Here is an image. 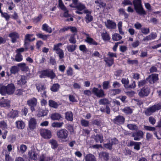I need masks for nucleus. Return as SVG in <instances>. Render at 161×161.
<instances>
[{"label": "nucleus", "mask_w": 161, "mask_h": 161, "mask_svg": "<svg viewBox=\"0 0 161 161\" xmlns=\"http://www.w3.org/2000/svg\"><path fill=\"white\" fill-rule=\"evenodd\" d=\"M15 87L13 84H9L6 86H2L0 88V93L2 95L6 94H12L14 92Z\"/></svg>", "instance_id": "f257e3e1"}, {"label": "nucleus", "mask_w": 161, "mask_h": 161, "mask_svg": "<svg viewBox=\"0 0 161 161\" xmlns=\"http://www.w3.org/2000/svg\"><path fill=\"white\" fill-rule=\"evenodd\" d=\"M57 135L58 138L63 142H65L68 137L69 132L65 129H61L57 131Z\"/></svg>", "instance_id": "f03ea898"}, {"label": "nucleus", "mask_w": 161, "mask_h": 161, "mask_svg": "<svg viewBox=\"0 0 161 161\" xmlns=\"http://www.w3.org/2000/svg\"><path fill=\"white\" fill-rule=\"evenodd\" d=\"M133 3L135 9L137 13L140 14L145 13L141 4V0H134L133 1Z\"/></svg>", "instance_id": "7ed1b4c3"}, {"label": "nucleus", "mask_w": 161, "mask_h": 161, "mask_svg": "<svg viewBox=\"0 0 161 161\" xmlns=\"http://www.w3.org/2000/svg\"><path fill=\"white\" fill-rule=\"evenodd\" d=\"M161 109V105L158 104L154 105L147 108L145 111V114L148 116L150 115L157 110Z\"/></svg>", "instance_id": "20e7f679"}, {"label": "nucleus", "mask_w": 161, "mask_h": 161, "mask_svg": "<svg viewBox=\"0 0 161 161\" xmlns=\"http://www.w3.org/2000/svg\"><path fill=\"white\" fill-rule=\"evenodd\" d=\"M63 44L61 43H58L55 44L53 46V50L58 55L60 59L63 58L64 57V53L63 51L61 49Z\"/></svg>", "instance_id": "39448f33"}, {"label": "nucleus", "mask_w": 161, "mask_h": 161, "mask_svg": "<svg viewBox=\"0 0 161 161\" xmlns=\"http://www.w3.org/2000/svg\"><path fill=\"white\" fill-rule=\"evenodd\" d=\"M150 92V89L148 87H144L142 88L138 93L139 96L141 97L147 96Z\"/></svg>", "instance_id": "423d86ee"}, {"label": "nucleus", "mask_w": 161, "mask_h": 161, "mask_svg": "<svg viewBox=\"0 0 161 161\" xmlns=\"http://www.w3.org/2000/svg\"><path fill=\"white\" fill-rule=\"evenodd\" d=\"M92 92L97 97L99 98L103 97L105 95L104 91L102 89H98V88L94 87L92 88Z\"/></svg>", "instance_id": "0eeeda50"}, {"label": "nucleus", "mask_w": 161, "mask_h": 161, "mask_svg": "<svg viewBox=\"0 0 161 161\" xmlns=\"http://www.w3.org/2000/svg\"><path fill=\"white\" fill-rule=\"evenodd\" d=\"M86 7L84 4L80 3L75 6L76 10L75 13L79 14H82L84 13Z\"/></svg>", "instance_id": "6e6552de"}, {"label": "nucleus", "mask_w": 161, "mask_h": 161, "mask_svg": "<svg viewBox=\"0 0 161 161\" xmlns=\"http://www.w3.org/2000/svg\"><path fill=\"white\" fill-rule=\"evenodd\" d=\"M29 158L34 160H37L39 157L38 152L36 149H32L28 152Z\"/></svg>", "instance_id": "1a4fd4ad"}, {"label": "nucleus", "mask_w": 161, "mask_h": 161, "mask_svg": "<svg viewBox=\"0 0 161 161\" xmlns=\"http://www.w3.org/2000/svg\"><path fill=\"white\" fill-rule=\"evenodd\" d=\"M82 34L85 36L86 39L85 40V41L87 43L95 45H97L98 44V43L97 42L90 37L88 33L83 32L82 33Z\"/></svg>", "instance_id": "9d476101"}, {"label": "nucleus", "mask_w": 161, "mask_h": 161, "mask_svg": "<svg viewBox=\"0 0 161 161\" xmlns=\"http://www.w3.org/2000/svg\"><path fill=\"white\" fill-rule=\"evenodd\" d=\"M40 133L41 136L45 139H49L51 137V132L49 130L45 129L41 130Z\"/></svg>", "instance_id": "9b49d317"}, {"label": "nucleus", "mask_w": 161, "mask_h": 161, "mask_svg": "<svg viewBox=\"0 0 161 161\" xmlns=\"http://www.w3.org/2000/svg\"><path fill=\"white\" fill-rule=\"evenodd\" d=\"M8 36L10 38L12 43H14L16 42L17 39L19 38V35L16 32H12L9 34Z\"/></svg>", "instance_id": "f8f14e48"}, {"label": "nucleus", "mask_w": 161, "mask_h": 161, "mask_svg": "<svg viewBox=\"0 0 161 161\" xmlns=\"http://www.w3.org/2000/svg\"><path fill=\"white\" fill-rule=\"evenodd\" d=\"M91 11L89 10L88 9L85 10L84 11L86 15L85 17V21L87 23L92 21L93 20V16L91 15Z\"/></svg>", "instance_id": "ddd939ff"}, {"label": "nucleus", "mask_w": 161, "mask_h": 161, "mask_svg": "<svg viewBox=\"0 0 161 161\" xmlns=\"http://www.w3.org/2000/svg\"><path fill=\"white\" fill-rule=\"evenodd\" d=\"M36 103L37 100L34 97L28 100L27 101V104L31 107L32 111H33L35 110L34 107L36 105Z\"/></svg>", "instance_id": "4468645a"}, {"label": "nucleus", "mask_w": 161, "mask_h": 161, "mask_svg": "<svg viewBox=\"0 0 161 161\" xmlns=\"http://www.w3.org/2000/svg\"><path fill=\"white\" fill-rule=\"evenodd\" d=\"M105 23L106 27L109 29H114L116 28V23L112 20H107Z\"/></svg>", "instance_id": "2eb2a0df"}, {"label": "nucleus", "mask_w": 161, "mask_h": 161, "mask_svg": "<svg viewBox=\"0 0 161 161\" xmlns=\"http://www.w3.org/2000/svg\"><path fill=\"white\" fill-rule=\"evenodd\" d=\"M143 135L142 131L139 130L136 132L133 133L132 136L134 137V139L135 140L138 141L142 137Z\"/></svg>", "instance_id": "dca6fc26"}, {"label": "nucleus", "mask_w": 161, "mask_h": 161, "mask_svg": "<svg viewBox=\"0 0 161 161\" xmlns=\"http://www.w3.org/2000/svg\"><path fill=\"white\" fill-rule=\"evenodd\" d=\"M36 119L33 118H31L29 121V126L31 130H33L36 128Z\"/></svg>", "instance_id": "f3484780"}, {"label": "nucleus", "mask_w": 161, "mask_h": 161, "mask_svg": "<svg viewBox=\"0 0 161 161\" xmlns=\"http://www.w3.org/2000/svg\"><path fill=\"white\" fill-rule=\"evenodd\" d=\"M125 121V118L123 116L119 115L116 116L114 119V122L118 124H122Z\"/></svg>", "instance_id": "a211bd4d"}, {"label": "nucleus", "mask_w": 161, "mask_h": 161, "mask_svg": "<svg viewBox=\"0 0 161 161\" xmlns=\"http://www.w3.org/2000/svg\"><path fill=\"white\" fill-rule=\"evenodd\" d=\"M148 79L150 83H153L158 80V75L155 74H152L149 76Z\"/></svg>", "instance_id": "6ab92c4d"}, {"label": "nucleus", "mask_w": 161, "mask_h": 161, "mask_svg": "<svg viewBox=\"0 0 161 161\" xmlns=\"http://www.w3.org/2000/svg\"><path fill=\"white\" fill-rule=\"evenodd\" d=\"M50 117L52 120H58L62 118L61 115L58 113L52 114Z\"/></svg>", "instance_id": "aec40b11"}, {"label": "nucleus", "mask_w": 161, "mask_h": 161, "mask_svg": "<svg viewBox=\"0 0 161 161\" xmlns=\"http://www.w3.org/2000/svg\"><path fill=\"white\" fill-rule=\"evenodd\" d=\"M26 83V78L24 75L20 76V78L17 81V84L20 86L25 85Z\"/></svg>", "instance_id": "412c9836"}, {"label": "nucleus", "mask_w": 161, "mask_h": 161, "mask_svg": "<svg viewBox=\"0 0 161 161\" xmlns=\"http://www.w3.org/2000/svg\"><path fill=\"white\" fill-rule=\"evenodd\" d=\"M18 112L16 110H12L8 114V117L14 118L18 116Z\"/></svg>", "instance_id": "4be33fe9"}, {"label": "nucleus", "mask_w": 161, "mask_h": 161, "mask_svg": "<svg viewBox=\"0 0 161 161\" xmlns=\"http://www.w3.org/2000/svg\"><path fill=\"white\" fill-rule=\"evenodd\" d=\"M42 29L43 31L49 33H51L52 32L51 28L46 23L42 25Z\"/></svg>", "instance_id": "5701e85b"}, {"label": "nucleus", "mask_w": 161, "mask_h": 161, "mask_svg": "<svg viewBox=\"0 0 161 161\" xmlns=\"http://www.w3.org/2000/svg\"><path fill=\"white\" fill-rule=\"evenodd\" d=\"M49 143L51 145V148L54 149L57 148L58 146L57 141L54 139L50 140L49 141Z\"/></svg>", "instance_id": "b1692460"}, {"label": "nucleus", "mask_w": 161, "mask_h": 161, "mask_svg": "<svg viewBox=\"0 0 161 161\" xmlns=\"http://www.w3.org/2000/svg\"><path fill=\"white\" fill-rule=\"evenodd\" d=\"M15 124L17 127L19 129H23L25 127L24 122L21 120L16 121L15 122Z\"/></svg>", "instance_id": "393cba45"}, {"label": "nucleus", "mask_w": 161, "mask_h": 161, "mask_svg": "<svg viewBox=\"0 0 161 161\" xmlns=\"http://www.w3.org/2000/svg\"><path fill=\"white\" fill-rule=\"evenodd\" d=\"M86 161H96L95 156L91 154H87L85 157Z\"/></svg>", "instance_id": "a878e982"}, {"label": "nucleus", "mask_w": 161, "mask_h": 161, "mask_svg": "<svg viewBox=\"0 0 161 161\" xmlns=\"http://www.w3.org/2000/svg\"><path fill=\"white\" fill-rule=\"evenodd\" d=\"M36 88L38 92H42L43 91L45 90L46 88L41 83H38L36 84Z\"/></svg>", "instance_id": "bb28decb"}, {"label": "nucleus", "mask_w": 161, "mask_h": 161, "mask_svg": "<svg viewBox=\"0 0 161 161\" xmlns=\"http://www.w3.org/2000/svg\"><path fill=\"white\" fill-rule=\"evenodd\" d=\"M36 36L39 38H41L44 40H47L49 36L48 35H43L42 33H38L36 34Z\"/></svg>", "instance_id": "cd10ccee"}, {"label": "nucleus", "mask_w": 161, "mask_h": 161, "mask_svg": "<svg viewBox=\"0 0 161 161\" xmlns=\"http://www.w3.org/2000/svg\"><path fill=\"white\" fill-rule=\"evenodd\" d=\"M51 158L48 156L42 154L40 157V161H50Z\"/></svg>", "instance_id": "c85d7f7f"}, {"label": "nucleus", "mask_w": 161, "mask_h": 161, "mask_svg": "<svg viewBox=\"0 0 161 161\" xmlns=\"http://www.w3.org/2000/svg\"><path fill=\"white\" fill-rule=\"evenodd\" d=\"M60 87V85L58 83L53 84L51 87V90L53 92H57Z\"/></svg>", "instance_id": "c756f323"}, {"label": "nucleus", "mask_w": 161, "mask_h": 161, "mask_svg": "<svg viewBox=\"0 0 161 161\" xmlns=\"http://www.w3.org/2000/svg\"><path fill=\"white\" fill-rule=\"evenodd\" d=\"M65 118L69 121H71L73 119V114L71 112H67L65 114Z\"/></svg>", "instance_id": "7c9ffc66"}, {"label": "nucleus", "mask_w": 161, "mask_h": 161, "mask_svg": "<svg viewBox=\"0 0 161 161\" xmlns=\"http://www.w3.org/2000/svg\"><path fill=\"white\" fill-rule=\"evenodd\" d=\"M18 66L20 67L21 69L24 71H27L28 69V67L26 66L25 63H21L18 64Z\"/></svg>", "instance_id": "2f4dec72"}, {"label": "nucleus", "mask_w": 161, "mask_h": 161, "mask_svg": "<svg viewBox=\"0 0 161 161\" xmlns=\"http://www.w3.org/2000/svg\"><path fill=\"white\" fill-rule=\"evenodd\" d=\"M63 124L64 123L63 122H54L52 123L51 125L53 127L60 128L63 126Z\"/></svg>", "instance_id": "473e14b6"}, {"label": "nucleus", "mask_w": 161, "mask_h": 161, "mask_svg": "<svg viewBox=\"0 0 161 161\" xmlns=\"http://www.w3.org/2000/svg\"><path fill=\"white\" fill-rule=\"evenodd\" d=\"M94 139L97 142H100V143H102L103 141V136L99 135L95 136Z\"/></svg>", "instance_id": "72a5a7b5"}, {"label": "nucleus", "mask_w": 161, "mask_h": 161, "mask_svg": "<svg viewBox=\"0 0 161 161\" xmlns=\"http://www.w3.org/2000/svg\"><path fill=\"white\" fill-rule=\"evenodd\" d=\"M122 22L119 21L118 24V29L119 33L121 35H124V32L122 31Z\"/></svg>", "instance_id": "f704fd0d"}, {"label": "nucleus", "mask_w": 161, "mask_h": 161, "mask_svg": "<svg viewBox=\"0 0 161 161\" xmlns=\"http://www.w3.org/2000/svg\"><path fill=\"white\" fill-rule=\"evenodd\" d=\"M104 61L109 66H111L114 63V59L112 58H105Z\"/></svg>", "instance_id": "c9c22d12"}, {"label": "nucleus", "mask_w": 161, "mask_h": 161, "mask_svg": "<svg viewBox=\"0 0 161 161\" xmlns=\"http://www.w3.org/2000/svg\"><path fill=\"white\" fill-rule=\"evenodd\" d=\"M99 156L105 160H107L109 159V157L108 153L105 152L101 153L99 154Z\"/></svg>", "instance_id": "e433bc0d"}, {"label": "nucleus", "mask_w": 161, "mask_h": 161, "mask_svg": "<svg viewBox=\"0 0 161 161\" xmlns=\"http://www.w3.org/2000/svg\"><path fill=\"white\" fill-rule=\"evenodd\" d=\"M9 101H6L3 102H0V106L1 107L9 108L10 107Z\"/></svg>", "instance_id": "4c0bfd02"}, {"label": "nucleus", "mask_w": 161, "mask_h": 161, "mask_svg": "<svg viewBox=\"0 0 161 161\" xmlns=\"http://www.w3.org/2000/svg\"><path fill=\"white\" fill-rule=\"evenodd\" d=\"M49 104L50 106L54 108H56L58 106V105L57 103L52 100H49Z\"/></svg>", "instance_id": "58836bf2"}, {"label": "nucleus", "mask_w": 161, "mask_h": 161, "mask_svg": "<svg viewBox=\"0 0 161 161\" xmlns=\"http://www.w3.org/2000/svg\"><path fill=\"white\" fill-rule=\"evenodd\" d=\"M141 144L140 142H132L131 143V145H134V148L136 150H138L140 149V145Z\"/></svg>", "instance_id": "ea45409f"}, {"label": "nucleus", "mask_w": 161, "mask_h": 161, "mask_svg": "<svg viewBox=\"0 0 161 161\" xmlns=\"http://www.w3.org/2000/svg\"><path fill=\"white\" fill-rule=\"evenodd\" d=\"M101 36L103 39L105 41L108 40L110 39V37L107 32L102 33Z\"/></svg>", "instance_id": "a19ab883"}, {"label": "nucleus", "mask_w": 161, "mask_h": 161, "mask_svg": "<svg viewBox=\"0 0 161 161\" xmlns=\"http://www.w3.org/2000/svg\"><path fill=\"white\" fill-rule=\"evenodd\" d=\"M113 39L115 41H118L122 38V37L118 34L115 33L112 36Z\"/></svg>", "instance_id": "79ce46f5"}, {"label": "nucleus", "mask_w": 161, "mask_h": 161, "mask_svg": "<svg viewBox=\"0 0 161 161\" xmlns=\"http://www.w3.org/2000/svg\"><path fill=\"white\" fill-rule=\"evenodd\" d=\"M76 45H70L67 46V49L68 51L69 52H73L76 49Z\"/></svg>", "instance_id": "37998d69"}, {"label": "nucleus", "mask_w": 161, "mask_h": 161, "mask_svg": "<svg viewBox=\"0 0 161 161\" xmlns=\"http://www.w3.org/2000/svg\"><path fill=\"white\" fill-rule=\"evenodd\" d=\"M122 110L126 114H131L132 112V109H131L129 107H126L125 108L122 109Z\"/></svg>", "instance_id": "c03bdc74"}, {"label": "nucleus", "mask_w": 161, "mask_h": 161, "mask_svg": "<svg viewBox=\"0 0 161 161\" xmlns=\"http://www.w3.org/2000/svg\"><path fill=\"white\" fill-rule=\"evenodd\" d=\"M80 123L82 126L85 127H88L89 125V121L85 119H82L80 120Z\"/></svg>", "instance_id": "a18cd8bd"}, {"label": "nucleus", "mask_w": 161, "mask_h": 161, "mask_svg": "<svg viewBox=\"0 0 161 161\" xmlns=\"http://www.w3.org/2000/svg\"><path fill=\"white\" fill-rule=\"evenodd\" d=\"M48 113L47 111L46 110H41L38 114V117H42L46 115Z\"/></svg>", "instance_id": "49530a36"}, {"label": "nucleus", "mask_w": 161, "mask_h": 161, "mask_svg": "<svg viewBox=\"0 0 161 161\" xmlns=\"http://www.w3.org/2000/svg\"><path fill=\"white\" fill-rule=\"evenodd\" d=\"M23 60V57L21 54L17 53L15 56V60L18 62H20Z\"/></svg>", "instance_id": "de8ad7c7"}, {"label": "nucleus", "mask_w": 161, "mask_h": 161, "mask_svg": "<svg viewBox=\"0 0 161 161\" xmlns=\"http://www.w3.org/2000/svg\"><path fill=\"white\" fill-rule=\"evenodd\" d=\"M48 73L47 74V77H50L51 79L54 78L56 75L55 73L53 72V70H48Z\"/></svg>", "instance_id": "09e8293b"}, {"label": "nucleus", "mask_w": 161, "mask_h": 161, "mask_svg": "<svg viewBox=\"0 0 161 161\" xmlns=\"http://www.w3.org/2000/svg\"><path fill=\"white\" fill-rule=\"evenodd\" d=\"M127 127L129 129L131 130H137V127L135 125L132 124H128Z\"/></svg>", "instance_id": "8fccbe9b"}, {"label": "nucleus", "mask_w": 161, "mask_h": 161, "mask_svg": "<svg viewBox=\"0 0 161 161\" xmlns=\"http://www.w3.org/2000/svg\"><path fill=\"white\" fill-rule=\"evenodd\" d=\"M58 5L61 9L64 11L66 10V8L64 6L62 0H58Z\"/></svg>", "instance_id": "3c124183"}, {"label": "nucleus", "mask_w": 161, "mask_h": 161, "mask_svg": "<svg viewBox=\"0 0 161 161\" xmlns=\"http://www.w3.org/2000/svg\"><path fill=\"white\" fill-rule=\"evenodd\" d=\"M122 84H124V86L125 88H128V87L129 80L127 79L123 78L121 80Z\"/></svg>", "instance_id": "603ef678"}, {"label": "nucleus", "mask_w": 161, "mask_h": 161, "mask_svg": "<svg viewBox=\"0 0 161 161\" xmlns=\"http://www.w3.org/2000/svg\"><path fill=\"white\" fill-rule=\"evenodd\" d=\"M9 153H6L5 158V161H13L14 159L9 156Z\"/></svg>", "instance_id": "864d4df0"}, {"label": "nucleus", "mask_w": 161, "mask_h": 161, "mask_svg": "<svg viewBox=\"0 0 161 161\" xmlns=\"http://www.w3.org/2000/svg\"><path fill=\"white\" fill-rule=\"evenodd\" d=\"M20 151L22 153H23L26 150L27 147L26 145L23 144L19 146Z\"/></svg>", "instance_id": "5fc2aeb1"}, {"label": "nucleus", "mask_w": 161, "mask_h": 161, "mask_svg": "<svg viewBox=\"0 0 161 161\" xmlns=\"http://www.w3.org/2000/svg\"><path fill=\"white\" fill-rule=\"evenodd\" d=\"M69 42L71 43L75 44L76 42V40L74 35H71L69 39Z\"/></svg>", "instance_id": "6e6d98bb"}, {"label": "nucleus", "mask_w": 161, "mask_h": 161, "mask_svg": "<svg viewBox=\"0 0 161 161\" xmlns=\"http://www.w3.org/2000/svg\"><path fill=\"white\" fill-rule=\"evenodd\" d=\"M109 82L108 81H106L103 83V87L104 89H107L109 88Z\"/></svg>", "instance_id": "4d7b16f0"}, {"label": "nucleus", "mask_w": 161, "mask_h": 161, "mask_svg": "<svg viewBox=\"0 0 161 161\" xmlns=\"http://www.w3.org/2000/svg\"><path fill=\"white\" fill-rule=\"evenodd\" d=\"M32 34H27L25 36V44L26 43L27 41H31V38L33 36Z\"/></svg>", "instance_id": "13d9d810"}, {"label": "nucleus", "mask_w": 161, "mask_h": 161, "mask_svg": "<svg viewBox=\"0 0 161 161\" xmlns=\"http://www.w3.org/2000/svg\"><path fill=\"white\" fill-rule=\"evenodd\" d=\"M144 129L147 130L153 131L155 130V128L151 126L144 125Z\"/></svg>", "instance_id": "bf43d9fd"}, {"label": "nucleus", "mask_w": 161, "mask_h": 161, "mask_svg": "<svg viewBox=\"0 0 161 161\" xmlns=\"http://www.w3.org/2000/svg\"><path fill=\"white\" fill-rule=\"evenodd\" d=\"M48 70H44L42 71L41 72V74L40 77L41 78H44L46 76L47 77V74L48 73Z\"/></svg>", "instance_id": "052dcab7"}, {"label": "nucleus", "mask_w": 161, "mask_h": 161, "mask_svg": "<svg viewBox=\"0 0 161 161\" xmlns=\"http://www.w3.org/2000/svg\"><path fill=\"white\" fill-rule=\"evenodd\" d=\"M95 3L99 4L100 7H104L105 6V3H103L101 0H97L95 1Z\"/></svg>", "instance_id": "680f3d73"}, {"label": "nucleus", "mask_w": 161, "mask_h": 161, "mask_svg": "<svg viewBox=\"0 0 161 161\" xmlns=\"http://www.w3.org/2000/svg\"><path fill=\"white\" fill-rule=\"evenodd\" d=\"M141 30L142 32L145 35L148 34L150 32L149 28H147L144 27L141 28Z\"/></svg>", "instance_id": "e2e57ef3"}, {"label": "nucleus", "mask_w": 161, "mask_h": 161, "mask_svg": "<svg viewBox=\"0 0 161 161\" xmlns=\"http://www.w3.org/2000/svg\"><path fill=\"white\" fill-rule=\"evenodd\" d=\"M18 71V69L16 66H13L10 69V72L12 74H15Z\"/></svg>", "instance_id": "0e129e2a"}, {"label": "nucleus", "mask_w": 161, "mask_h": 161, "mask_svg": "<svg viewBox=\"0 0 161 161\" xmlns=\"http://www.w3.org/2000/svg\"><path fill=\"white\" fill-rule=\"evenodd\" d=\"M1 16L4 18L7 21L8 20L10 17V15L6 13H4L3 14L1 15Z\"/></svg>", "instance_id": "69168bd1"}, {"label": "nucleus", "mask_w": 161, "mask_h": 161, "mask_svg": "<svg viewBox=\"0 0 161 161\" xmlns=\"http://www.w3.org/2000/svg\"><path fill=\"white\" fill-rule=\"evenodd\" d=\"M149 121L152 125H154L156 122L155 119L153 117L151 116L149 118Z\"/></svg>", "instance_id": "338daca9"}, {"label": "nucleus", "mask_w": 161, "mask_h": 161, "mask_svg": "<svg viewBox=\"0 0 161 161\" xmlns=\"http://www.w3.org/2000/svg\"><path fill=\"white\" fill-rule=\"evenodd\" d=\"M25 91L22 89H19L16 91L15 94L16 95H21L23 94Z\"/></svg>", "instance_id": "774afa93"}]
</instances>
